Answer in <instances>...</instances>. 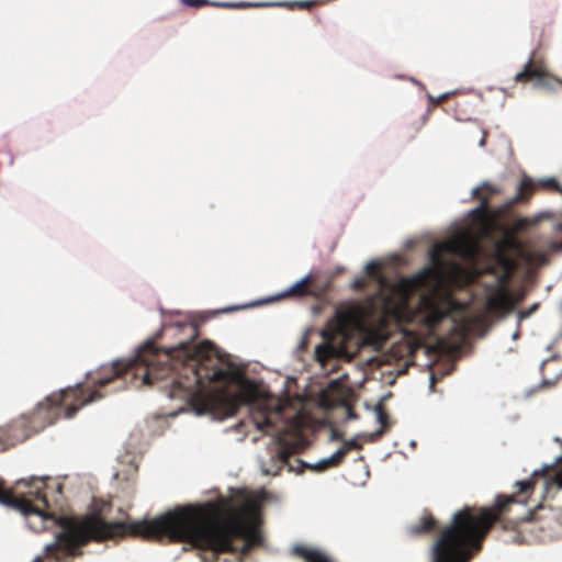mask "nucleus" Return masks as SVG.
Instances as JSON below:
<instances>
[{"label": "nucleus", "mask_w": 562, "mask_h": 562, "mask_svg": "<svg viewBox=\"0 0 562 562\" xmlns=\"http://www.w3.org/2000/svg\"><path fill=\"white\" fill-rule=\"evenodd\" d=\"M181 327L188 330L190 340L168 350L147 342L134 358L115 360L90 373L93 387L78 384L53 394L38 404L36 414L48 415V424L61 413L71 418L82 406L104 397L99 389L116 381L125 387L127 382L134 385L138 380V385L165 382L162 389L168 397L186 402L200 414H233L236 400L229 387L236 382V373L224 363L213 344L207 340L195 342L199 336L196 324Z\"/></svg>", "instance_id": "f257e3e1"}, {"label": "nucleus", "mask_w": 562, "mask_h": 562, "mask_svg": "<svg viewBox=\"0 0 562 562\" xmlns=\"http://www.w3.org/2000/svg\"><path fill=\"white\" fill-rule=\"evenodd\" d=\"M58 525L61 530L56 540L45 547L46 555L57 561L82 555L81 548L90 541L130 535L148 541L187 542L211 552L204 562H216L220 554L237 553L235 541L245 536L241 520L225 517L213 503L177 507L156 518L132 522H109L99 516H63Z\"/></svg>", "instance_id": "f03ea898"}, {"label": "nucleus", "mask_w": 562, "mask_h": 562, "mask_svg": "<svg viewBox=\"0 0 562 562\" xmlns=\"http://www.w3.org/2000/svg\"><path fill=\"white\" fill-rule=\"evenodd\" d=\"M518 493L498 495L490 507L474 508L465 506L453 514L451 522L445 526L431 547V562H470L481 551L484 539L492 527L499 522L504 530H517L518 522L506 521L504 516L510 505L526 504L536 482L526 480L517 482Z\"/></svg>", "instance_id": "7ed1b4c3"}, {"label": "nucleus", "mask_w": 562, "mask_h": 562, "mask_svg": "<svg viewBox=\"0 0 562 562\" xmlns=\"http://www.w3.org/2000/svg\"><path fill=\"white\" fill-rule=\"evenodd\" d=\"M18 484L30 487L31 498L18 497L13 492L4 490L0 484V503L20 509L26 516L34 515L41 520L50 518L48 512L52 505H59L63 494V484L52 479L32 477L29 481L21 480Z\"/></svg>", "instance_id": "20e7f679"}, {"label": "nucleus", "mask_w": 562, "mask_h": 562, "mask_svg": "<svg viewBox=\"0 0 562 562\" xmlns=\"http://www.w3.org/2000/svg\"><path fill=\"white\" fill-rule=\"evenodd\" d=\"M499 192L501 190L490 182H484L480 188L474 189L473 195L480 200V206L475 210V213L484 216V227H512L510 231L505 233L503 244L506 247H515L517 244L516 235L527 231L529 227L535 225L537 221L520 217L515 220L510 225H504L497 220L502 213L506 211V209L510 207L515 202L529 198L533 192V183L531 179L524 178L519 183L517 195L505 207L492 211L490 210V199L492 195Z\"/></svg>", "instance_id": "39448f33"}, {"label": "nucleus", "mask_w": 562, "mask_h": 562, "mask_svg": "<svg viewBox=\"0 0 562 562\" xmlns=\"http://www.w3.org/2000/svg\"><path fill=\"white\" fill-rule=\"evenodd\" d=\"M514 81L517 83L533 82L536 87L551 91L562 89V79L548 70L544 59L535 50L530 54L524 69L515 75Z\"/></svg>", "instance_id": "423d86ee"}, {"label": "nucleus", "mask_w": 562, "mask_h": 562, "mask_svg": "<svg viewBox=\"0 0 562 562\" xmlns=\"http://www.w3.org/2000/svg\"><path fill=\"white\" fill-rule=\"evenodd\" d=\"M420 305L425 314V324L428 328L435 329L446 317L449 316V310L430 295H423Z\"/></svg>", "instance_id": "0eeeda50"}, {"label": "nucleus", "mask_w": 562, "mask_h": 562, "mask_svg": "<svg viewBox=\"0 0 562 562\" xmlns=\"http://www.w3.org/2000/svg\"><path fill=\"white\" fill-rule=\"evenodd\" d=\"M30 435L27 422L25 419H18L0 429V445L3 448L11 447L26 440Z\"/></svg>", "instance_id": "6e6552de"}, {"label": "nucleus", "mask_w": 562, "mask_h": 562, "mask_svg": "<svg viewBox=\"0 0 562 562\" xmlns=\"http://www.w3.org/2000/svg\"><path fill=\"white\" fill-rule=\"evenodd\" d=\"M431 272L430 269H425L417 274L402 279L397 284L398 291L404 297H409L427 285Z\"/></svg>", "instance_id": "1a4fd4ad"}, {"label": "nucleus", "mask_w": 562, "mask_h": 562, "mask_svg": "<svg viewBox=\"0 0 562 562\" xmlns=\"http://www.w3.org/2000/svg\"><path fill=\"white\" fill-rule=\"evenodd\" d=\"M486 311L493 315H504L513 308V302L506 289L502 288L490 295L485 304Z\"/></svg>", "instance_id": "9d476101"}, {"label": "nucleus", "mask_w": 562, "mask_h": 562, "mask_svg": "<svg viewBox=\"0 0 562 562\" xmlns=\"http://www.w3.org/2000/svg\"><path fill=\"white\" fill-rule=\"evenodd\" d=\"M358 323V312L356 310L337 311L335 315V331L337 335L346 338L348 331Z\"/></svg>", "instance_id": "9b49d317"}, {"label": "nucleus", "mask_w": 562, "mask_h": 562, "mask_svg": "<svg viewBox=\"0 0 562 562\" xmlns=\"http://www.w3.org/2000/svg\"><path fill=\"white\" fill-rule=\"evenodd\" d=\"M292 554L303 559L305 562H334L324 551L303 544L294 546L292 548Z\"/></svg>", "instance_id": "f8f14e48"}, {"label": "nucleus", "mask_w": 562, "mask_h": 562, "mask_svg": "<svg viewBox=\"0 0 562 562\" xmlns=\"http://www.w3.org/2000/svg\"><path fill=\"white\" fill-rule=\"evenodd\" d=\"M315 277L313 274L305 276L297 283L292 285L288 291L286 295L293 296H319L323 291L314 289Z\"/></svg>", "instance_id": "ddd939ff"}, {"label": "nucleus", "mask_w": 562, "mask_h": 562, "mask_svg": "<svg viewBox=\"0 0 562 562\" xmlns=\"http://www.w3.org/2000/svg\"><path fill=\"white\" fill-rule=\"evenodd\" d=\"M437 519L431 514L426 513L416 524L407 527V532L415 537L431 533L437 528Z\"/></svg>", "instance_id": "4468645a"}, {"label": "nucleus", "mask_w": 562, "mask_h": 562, "mask_svg": "<svg viewBox=\"0 0 562 562\" xmlns=\"http://www.w3.org/2000/svg\"><path fill=\"white\" fill-rule=\"evenodd\" d=\"M278 441H279L278 460L282 465H285V464L290 465V459L299 450V442L288 441L282 436H279Z\"/></svg>", "instance_id": "2eb2a0df"}, {"label": "nucleus", "mask_w": 562, "mask_h": 562, "mask_svg": "<svg viewBox=\"0 0 562 562\" xmlns=\"http://www.w3.org/2000/svg\"><path fill=\"white\" fill-rule=\"evenodd\" d=\"M346 456V449L339 448L333 456L317 462L314 465H310V468L316 471H324L326 469L339 465Z\"/></svg>", "instance_id": "dca6fc26"}, {"label": "nucleus", "mask_w": 562, "mask_h": 562, "mask_svg": "<svg viewBox=\"0 0 562 562\" xmlns=\"http://www.w3.org/2000/svg\"><path fill=\"white\" fill-rule=\"evenodd\" d=\"M336 355V348L330 344H322L315 348L316 360L325 363L328 359Z\"/></svg>", "instance_id": "f3484780"}, {"label": "nucleus", "mask_w": 562, "mask_h": 562, "mask_svg": "<svg viewBox=\"0 0 562 562\" xmlns=\"http://www.w3.org/2000/svg\"><path fill=\"white\" fill-rule=\"evenodd\" d=\"M544 488L546 491L562 488V461L558 470L544 477Z\"/></svg>", "instance_id": "a211bd4d"}, {"label": "nucleus", "mask_w": 562, "mask_h": 562, "mask_svg": "<svg viewBox=\"0 0 562 562\" xmlns=\"http://www.w3.org/2000/svg\"><path fill=\"white\" fill-rule=\"evenodd\" d=\"M254 423L260 430H267L273 426L271 415L267 412H259L252 416Z\"/></svg>", "instance_id": "6ab92c4d"}, {"label": "nucleus", "mask_w": 562, "mask_h": 562, "mask_svg": "<svg viewBox=\"0 0 562 562\" xmlns=\"http://www.w3.org/2000/svg\"><path fill=\"white\" fill-rule=\"evenodd\" d=\"M541 184L550 190H554L562 195V186L555 178H548L541 181Z\"/></svg>", "instance_id": "aec40b11"}, {"label": "nucleus", "mask_w": 562, "mask_h": 562, "mask_svg": "<svg viewBox=\"0 0 562 562\" xmlns=\"http://www.w3.org/2000/svg\"><path fill=\"white\" fill-rule=\"evenodd\" d=\"M557 232H562V223H559L555 228ZM549 248L554 252H562V239L561 240H551L549 244Z\"/></svg>", "instance_id": "412c9836"}, {"label": "nucleus", "mask_w": 562, "mask_h": 562, "mask_svg": "<svg viewBox=\"0 0 562 562\" xmlns=\"http://www.w3.org/2000/svg\"><path fill=\"white\" fill-rule=\"evenodd\" d=\"M215 7H222V8H248L254 7L255 4L246 3V2H239V3H233V2H215L213 3Z\"/></svg>", "instance_id": "4be33fe9"}, {"label": "nucleus", "mask_w": 562, "mask_h": 562, "mask_svg": "<svg viewBox=\"0 0 562 562\" xmlns=\"http://www.w3.org/2000/svg\"><path fill=\"white\" fill-rule=\"evenodd\" d=\"M342 449H346V453H348L350 450H360L362 449V445L359 443L357 440L351 439L344 442Z\"/></svg>", "instance_id": "5701e85b"}, {"label": "nucleus", "mask_w": 562, "mask_h": 562, "mask_svg": "<svg viewBox=\"0 0 562 562\" xmlns=\"http://www.w3.org/2000/svg\"><path fill=\"white\" fill-rule=\"evenodd\" d=\"M367 272L372 277H378L380 274V267L376 262H369L366 267Z\"/></svg>", "instance_id": "b1692460"}, {"label": "nucleus", "mask_w": 562, "mask_h": 562, "mask_svg": "<svg viewBox=\"0 0 562 562\" xmlns=\"http://www.w3.org/2000/svg\"><path fill=\"white\" fill-rule=\"evenodd\" d=\"M183 2L187 5L193 7V8H200V7H203L209 3L207 0H183Z\"/></svg>", "instance_id": "393cba45"}, {"label": "nucleus", "mask_w": 562, "mask_h": 562, "mask_svg": "<svg viewBox=\"0 0 562 562\" xmlns=\"http://www.w3.org/2000/svg\"><path fill=\"white\" fill-rule=\"evenodd\" d=\"M378 419L382 426H384V427L386 426L389 416L381 407L378 411Z\"/></svg>", "instance_id": "a878e982"}, {"label": "nucleus", "mask_w": 562, "mask_h": 562, "mask_svg": "<svg viewBox=\"0 0 562 562\" xmlns=\"http://www.w3.org/2000/svg\"><path fill=\"white\" fill-rule=\"evenodd\" d=\"M33 562H44V558L37 557Z\"/></svg>", "instance_id": "bb28decb"}, {"label": "nucleus", "mask_w": 562, "mask_h": 562, "mask_svg": "<svg viewBox=\"0 0 562 562\" xmlns=\"http://www.w3.org/2000/svg\"><path fill=\"white\" fill-rule=\"evenodd\" d=\"M484 144H485V138L483 137V138L481 139V142H480V145H481V146H484Z\"/></svg>", "instance_id": "cd10ccee"}, {"label": "nucleus", "mask_w": 562, "mask_h": 562, "mask_svg": "<svg viewBox=\"0 0 562 562\" xmlns=\"http://www.w3.org/2000/svg\"><path fill=\"white\" fill-rule=\"evenodd\" d=\"M355 285H356V286H361L362 284H361V282H360V281H357Z\"/></svg>", "instance_id": "c85d7f7f"}, {"label": "nucleus", "mask_w": 562, "mask_h": 562, "mask_svg": "<svg viewBox=\"0 0 562 562\" xmlns=\"http://www.w3.org/2000/svg\"><path fill=\"white\" fill-rule=\"evenodd\" d=\"M297 463H300L301 465H304L303 462L299 459L295 460Z\"/></svg>", "instance_id": "c756f323"}]
</instances>
